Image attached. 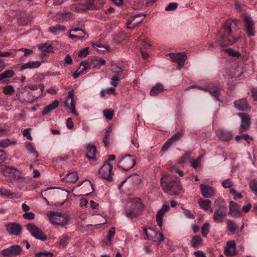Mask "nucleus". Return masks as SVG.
Segmentation results:
<instances>
[{
  "mask_svg": "<svg viewBox=\"0 0 257 257\" xmlns=\"http://www.w3.org/2000/svg\"><path fill=\"white\" fill-rule=\"evenodd\" d=\"M43 87L41 86H25L19 93V99L22 102L32 103L42 95Z\"/></svg>",
  "mask_w": 257,
  "mask_h": 257,
  "instance_id": "obj_1",
  "label": "nucleus"
},
{
  "mask_svg": "<svg viewBox=\"0 0 257 257\" xmlns=\"http://www.w3.org/2000/svg\"><path fill=\"white\" fill-rule=\"evenodd\" d=\"M161 183L164 191L170 195H178L181 190L180 181L175 176H164L161 178Z\"/></svg>",
  "mask_w": 257,
  "mask_h": 257,
  "instance_id": "obj_2",
  "label": "nucleus"
},
{
  "mask_svg": "<svg viewBox=\"0 0 257 257\" xmlns=\"http://www.w3.org/2000/svg\"><path fill=\"white\" fill-rule=\"evenodd\" d=\"M232 23L237 26L238 21L235 19L227 20L224 26L219 32L218 35V39L220 44L224 45H231L237 41V39L231 34V26Z\"/></svg>",
  "mask_w": 257,
  "mask_h": 257,
  "instance_id": "obj_3",
  "label": "nucleus"
},
{
  "mask_svg": "<svg viewBox=\"0 0 257 257\" xmlns=\"http://www.w3.org/2000/svg\"><path fill=\"white\" fill-rule=\"evenodd\" d=\"M227 208L225 201L222 198L216 199L214 203L213 219L222 223L227 214Z\"/></svg>",
  "mask_w": 257,
  "mask_h": 257,
  "instance_id": "obj_4",
  "label": "nucleus"
},
{
  "mask_svg": "<svg viewBox=\"0 0 257 257\" xmlns=\"http://www.w3.org/2000/svg\"><path fill=\"white\" fill-rule=\"evenodd\" d=\"M143 207V204L138 199H135L132 201L130 208L126 210V215L132 218L136 217Z\"/></svg>",
  "mask_w": 257,
  "mask_h": 257,
  "instance_id": "obj_5",
  "label": "nucleus"
},
{
  "mask_svg": "<svg viewBox=\"0 0 257 257\" xmlns=\"http://www.w3.org/2000/svg\"><path fill=\"white\" fill-rule=\"evenodd\" d=\"M112 75L110 84L114 87H117L120 79L125 77L126 74L123 73V69L119 67L115 66L111 70Z\"/></svg>",
  "mask_w": 257,
  "mask_h": 257,
  "instance_id": "obj_6",
  "label": "nucleus"
},
{
  "mask_svg": "<svg viewBox=\"0 0 257 257\" xmlns=\"http://www.w3.org/2000/svg\"><path fill=\"white\" fill-rule=\"evenodd\" d=\"M26 228L30 232L31 234L35 238L45 241L47 239V236L43 231L34 223H28L26 225Z\"/></svg>",
  "mask_w": 257,
  "mask_h": 257,
  "instance_id": "obj_7",
  "label": "nucleus"
},
{
  "mask_svg": "<svg viewBox=\"0 0 257 257\" xmlns=\"http://www.w3.org/2000/svg\"><path fill=\"white\" fill-rule=\"evenodd\" d=\"M143 232L146 235L145 239H149L159 243H161L164 239V236L162 233H158L153 228H144Z\"/></svg>",
  "mask_w": 257,
  "mask_h": 257,
  "instance_id": "obj_8",
  "label": "nucleus"
},
{
  "mask_svg": "<svg viewBox=\"0 0 257 257\" xmlns=\"http://www.w3.org/2000/svg\"><path fill=\"white\" fill-rule=\"evenodd\" d=\"M49 217L50 222L52 224L61 226L66 224L68 220V217L67 215L59 212H52L50 213Z\"/></svg>",
  "mask_w": 257,
  "mask_h": 257,
  "instance_id": "obj_9",
  "label": "nucleus"
},
{
  "mask_svg": "<svg viewBox=\"0 0 257 257\" xmlns=\"http://www.w3.org/2000/svg\"><path fill=\"white\" fill-rule=\"evenodd\" d=\"M136 164L135 159L131 155L127 154L123 157L117 163V166L125 171L132 168Z\"/></svg>",
  "mask_w": 257,
  "mask_h": 257,
  "instance_id": "obj_10",
  "label": "nucleus"
},
{
  "mask_svg": "<svg viewBox=\"0 0 257 257\" xmlns=\"http://www.w3.org/2000/svg\"><path fill=\"white\" fill-rule=\"evenodd\" d=\"M22 247L19 245H14L0 251V254L6 257H12L19 255L22 251Z\"/></svg>",
  "mask_w": 257,
  "mask_h": 257,
  "instance_id": "obj_11",
  "label": "nucleus"
},
{
  "mask_svg": "<svg viewBox=\"0 0 257 257\" xmlns=\"http://www.w3.org/2000/svg\"><path fill=\"white\" fill-rule=\"evenodd\" d=\"M112 165L106 162L99 171V177L108 181L112 180Z\"/></svg>",
  "mask_w": 257,
  "mask_h": 257,
  "instance_id": "obj_12",
  "label": "nucleus"
},
{
  "mask_svg": "<svg viewBox=\"0 0 257 257\" xmlns=\"http://www.w3.org/2000/svg\"><path fill=\"white\" fill-rule=\"evenodd\" d=\"M241 17L244 23L246 28V32L248 36H254V33L253 31L254 30V27L252 18L248 15L246 14H242Z\"/></svg>",
  "mask_w": 257,
  "mask_h": 257,
  "instance_id": "obj_13",
  "label": "nucleus"
},
{
  "mask_svg": "<svg viewBox=\"0 0 257 257\" xmlns=\"http://www.w3.org/2000/svg\"><path fill=\"white\" fill-rule=\"evenodd\" d=\"M173 62L178 64V69H180L184 66V63L187 59V56L184 53H170L168 54Z\"/></svg>",
  "mask_w": 257,
  "mask_h": 257,
  "instance_id": "obj_14",
  "label": "nucleus"
},
{
  "mask_svg": "<svg viewBox=\"0 0 257 257\" xmlns=\"http://www.w3.org/2000/svg\"><path fill=\"white\" fill-rule=\"evenodd\" d=\"M238 115L241 118V124L239 128V133L246 131L250 127V117L245 113H239Z\"/></svg>",
  "mask_w": 257,
  "mask_h": 257,
  "instance_id": "obj_15",
  "label": "nucleus"
},
{
  "mask_svg": "<svg viewBox=\"0 0 257 257\" xmlns=\"http://www.w3.org/2000/svg\"><path fill=\"white\" fill-rule=\"evenodd\" d=\"M7 231L11 235H19L21 233L22 227L19 223L10 222L5 225Z\"/></svg>",
  "mask_w": 257,
  "mask_h": 257,
  "instance_id": "obj_16",
  "label": "nucleus"
},
{
  "mask_svg": "<svg viewBox=\"0 0 257 257\" xmlns=\"http://www.w3.org/2000/svg\"><path fill=\"white\" fill-rule=\"evenodd\" d=\"M201 194L202 196L206 198H209L213 197L216 192L215 189L212 186L201 184L200 185Z\"/></svg>",
  "mask_w": 257,
  "mask_h": 257,
  "instance_id": "obj_17",
  "label": "nucleus"
},
{
  "mask_svg": "<svg viewBox=\"0 0 257 257\" xmlns=\"http://www.w3.org/2000/svg\"><path fill=\"white\" fill-rule=\"evenodd\" d=\"M144 17L145 18L146 17V14L144 13H140L134 16H132L127 21V27L128 29H133L134 28L138 26L139 24H140L143 21V19H138V20L136 21L135 20L141 17Z\"/></svg>",
  "mask_w": 257,
  "mask_h": 257,
  "instance_id": "obj_18",
  "label": "nucleus"
},
{
  "mask_svg": "<svg viewBox=\"0 0 257 257\" xmlns=\"http://www.w3.org/2000/svg\"><path fill=\"white\" fill-rule=\"evenodd\" d=\"M74 94L72 91H70L68 92V96L65 101V107H68L71 112L74 114H76L75 110V102L74 99Z\"/></svg>",
  "mask_w": 257,
  "mask_h": 257,
  "instance_id": "obj_19",
  "label": "nucleus"
},
{
  "mask_svg": "<svg viewBox=\"0 0 257 257\" xmlns=\"http://www.w3.org/2000/svg\"><path fill=\"white\" fill-rule=\"evenodd\" d=\"M224 253L227 256H233L236 255V243L234 240L228 241L224 249Z\"/></svg>",
  "mask_w": 257,
  "mask_h": 257,
  "instance_id": "obj_20",
  "label": "nucleus"
},
{
  "mask_svg": "<svg viewBox=\"0 0 257 257\" xmlns=\"http://www.w3.org/2000/svg\"><path fill=\"white\" fill-rule=\"evenodd\" d=\"M205 91L208 92L216 100L221 101L219 98L220 89L217 85L213 83L206 85Z\"/></svg>",
  "mask_w": 257,
  "mask_h": 257,
  "instance_id": "obj_21",
  "label": "nucleus"
},
{
  "mask_svg": "<svg viewBox=\"0 0 257 257\" xmlns=\"http://www.w3.org/2000/svg\"><path fill=\"white\" fill-rule=\"evenodd\" d=\"M183 135V133L182 132H178L175 134L164 144L162 150L163 151H167L173 143L178 140Z\"/></svg>",
  "mask_w": 257,
  "mask_h": 257,
  "instance_id": "obj_22",
  "label": "nucleus"
},
{
  "mask_svg": "<svg viewBox=\"0 0 257 257\" xmlns=\"http://www.w3.org/2000/svg\"><path fill=\"white\" fill-rule=\"evenodd\" d=\"M234 104L235 108L240 111H246L249 109L248 103L245 98L235 101Z\"/></svg>",
  "mask_w": 257,
  "mask_h": 257,
  "instance_id": "obj_23",
  "label": "nucleus"
},
{
  "mask_svg": "<svg viewBox=\"0 0 257 257\" xmlns=\"http://www.w3.org/2000/svg\"><path fill=\"white\" fill-rule=\"evenodd\" d=\"M169 209V206L167 205L164 204L162 206L161 209L158 211L157 214L156 218L157 224L160 227L163 225V216Z\"/></svg>",
  "mask_w": 257,
  "mask_h": 257,
  "instance_id": "obj_24",
  "label": "nucleus"
},
{
  "mask_svg": "<svg viewBox=\"0 0 257 257\" xmlns=\"http://www.w3.org/2000/svg\"><path fill=\"white\" fill-rule=\"evenodd\" d=\"M229 213L232 216H239L240 215V206L237 203L230 201L229 205Z\"/></svg>",
  "mask_w": 257,
  "mask_h": 257,
  "instance_id": "obj_25",
  "label": "nucleus"
},
{
  "mask_svg": "<svg viewBox=\"0 0 257 257\" xmlns=\"http://www.w3.org/2000/svg\"><path fill=\"white\" fill-rule=\"evenodd\" d=\"M218 136L219 140L224 142L229 141L233 137L231 132L225 130H219Z\"/></svg>",
  "mask_w": 257,
  "mask_h": 257,
  "instance_id": "obj_26",
  "label": "nucleus"
},
{
  "mask_svg": "<svg viewBox=\"0 0 257 257\" xmlns=\"http://www.w3.org/2000/svg\"><path fill=\"white\" fill-rule=\"evenodd\" d=\"M41 62L39 61H29L28 62L24 64L21 66L20 70L23 71L27 69H35L37 68L40 66Z\"/></svg>",
  "mask_w": 257,
  "mask_h": 257,
  "instance_id": "obj_27",
  "label": "nucleus"
},
{
  "mask_svg": "<svg viewBox=\"0 0 257 257\" xmlns=\"http://www.w3.org/2000/svg\"><path fill=\"white\" fill-rule=\"evenodd\" d=\"M198 204L200 207L205 211L209 210L210 212H213V209L211 208V201L208 199H200L198 201Z\"/></svg>",
  "mask_w": 257,
  "mask_h": 257,
  "instance_id": "obj_28",
  "label": "nucleus"
},
{
  "mask_svg": "<svg viewBox=\"0 0 257 257\" xmlns=\"http://www.w3.org/2000/svg\"><path fill=\"white\" fill-rule=\"evenodd\" d=\"M59 102L57 100H55L51 104L45 107L42 112L43 115H45L51 111L56 109L59 105Z\"/></svg>",
  "mask_w": 257,
  "mask_h": 257,
  "instance_id": "obj_29",
  "label": "nucleus"
},
{
  "mask_svg": "<svg viewBox=\"0 0 257 257\" xmlns=\"http://www.w3.org/2000/svg\"><path fill=\"white\" fill-rule=\"evenodd\" d=\"M86 149L87 153L86 157L89 160L95 159V155L96 153V148L94 145L88 144L87 145Z\"/></svg>",
  "mask_w": 257,
  "mask_h": 257,
  "instance_id": "obj_30",
  "label": "nucleus"
},
{
  "mask_svg": "<svg viewBox=\"0 0 257 257\" xmlns=\"http://www.w3.org/2000/svg\"><path fill=\"white\" fill-rule=\"evenodd\" d=\"M37 47L41 52L47 53H52L54 52L52 45L49 43L39 44L37 45Z\"/></svg>",
  "mask_w": 257,
  "mask_h": 257,
  "instance_id": "obj_31",
  "label": "nucleus"
},
{
  "mask_svg": "<svg viewBox=\"0 0 257 257\" xmlns=\"http://www.w3.org/2000/svg\"><path fill=\"white\" fill-rule=\"evenodd\" d=\"M106 63L105 60L101 58H95L90 62V65L91 67L99 69L101 66L104 65Z\"/></svg>",
  "mask_w": 257,
  "mask_h": 257,
  "instance_id": "obj_32",
  "label": "nucleus"
},
{
  "mask_svg": "<svg viewBox=\"0 0 257 257\" xmlns=\"http://www.w3.org/2000/svg\"><path fill=\"white\" fill-rule=\"evenodd\" d=\"M66 28L60 25L52 26L48 29V31L54 35H57L61 32H64Z\"/></svg>",
  "mask_w": 257,
  "mask_h": 257,
  "instance_id": "obj_33",
  "label": "nucleus"
},
{
  "mask_svg": "<svg viewBox=\"0 0 257 257\" xmlns=\"http://www.w3.org/2000/svg\"><path fill=\"white\" fill-rule=\"evenodd\" d=\"M163 91L164 87L163 85L160 84H157L151 89L150 91V95L151 96H155L162 92Z\"/></svg>",
  "mask_w": 257,
  "mask_h": 257,
  "instance_id": "obj_34",
  "label": "nucleus"
},
{
  "mask_svg": "<svg viewBox=\"0 0 257 257\" xmlns=\"http://www.w3.org/2000/svg\"><path fill=\"white\" fill-rule=\"evenodd\" d=\"M78 179V175L76 172H71L67 174L66 176L63 179L65 180L66 182L74 183Z\"/></svg>",
  "mask_w": 257,
  "mask_h": 257,
  "instance_id": "obj_35",
  "label": "nucleus"
},
{
  "mask_svg": "<svg viewBox=\"0 0 257 257\" xmlns=\"http://www.w3.org/2000/svg\"><path fill=\"white\" fill-rule=\"evenodd\" d=\"M70 237L66 234H63L59 238V245L60 247L64 248L69 243Z\"/></svg>",
  "mask_w": 257,
  "mask_h": 257,
  "instance_id": "obj_36",
  "label": "nucleus"
},
{
  "mask_svg": "<svg viewBox=\"0 0 257 257\" xmlns=\"http://www.w3.org/2000/svg\"><path fill=\"white\" fill-rule=\"evenodd\" d=\"M202 241V239L200 236L195 235L192 237L191 241V244L193 247H198Z\"/></svg>",
  "mask_w": 257,
  "mask_h": 257,
  "instance_id": "obj_37",
  "label": "nucleus"
},
{
  "mask_svg": "<svg viewBox=\"0 0 257 257\" xmlns=\"http://www.w3.org/2000/svg\"><path fill=\"white\" fill-rule=\"evenodd\" d=\"M15 170L16 169L13 167H5L2 169L1 171L5 176H12Z\"/></svg>",
  "mask_w": 257,
  "mask_h": 257,
  "instance_id": "obj_38",
  "label": "nucleus"
},
{
  "mask_svg": "<svg viewBox=\"0 0 257 257\" xmlns=\"http://www.w3.org/2000/svg\"><path fill=\"white\" fill-rule=\"evenodd\" d=\"M12 178L14 180L17 181L20 183H23L25 180V177L22 176L21 172L16 169L12 175Z\"/></svg>",
  "mask_w": 257,
  "mask_h": 257,
  "instance_id": "obj_39",
  "label": "nucleus"
},
{
  "mask_svg": "<svg viewBox=\"0 0 257 257\" xmlns=\"http://www.w3.org/2000/svg\"><path fill=\"white\" fill-rule=\"evenodd\" d=\"M226 223L228 230L230 232H234L237 229L238 227L237 225L232 220H227Z\"/></svg>",
  "mask_w": 257,
  "mask_h": 257,
  "instance_id": "obj_40",
  "label": "nucleus"
},
{
  "mask_svg": "<svg viewBox=\"0 0 257 257\" xmlns=\"http://www.w3.org/2000/svg\"><path fill=\"white\" fill-rule=\"evenodd\" d=\"M90 66V63L87 61H82L80 63L79 67V72L82 74H84L86 72L87 69Z\"/></svg>",
  "mask_w": 257,
  "mask_h": 257,
  "instance_id": "obj_41",
  "label": "nucleus"
},
{
  "mask_svg": "<svg viewBox=\"0 0 257 257\" xmlns=\"http://www.w3.org/2000/svg\"><path fill=\"white\" fill-rule=\"evenodd\" d=\"M53 253L48 251H41L35 253V257H53Z\"/></svg>",
  "mask_w": 257,
  "mask_h": 257,
  "instance_id": "obj_42",
  "label": "nucleus"
},
{
  "mask_svg": "<svg viewBox=\"0 0 257 257\" xmlns=\"http://www.w3.org/2000/svg\"><path fill=\"white\" fill-rule=\"evenodd\" d=\"M115 88L113 86L112 87H110L105 89H102L100 91V95L101 97H104L106 94H109L110 93L115 94Z\"/></svg>",
  "mask_w": 257,
  "mask_h": 257,
  "instance_id": "obj_43",
  "label": "nucleus"
},
{
  "mask_svg": "<svg viewBox=\"0 0 257 257\" xmlns=\"http://www.w3.org/2000/svg\"><path fill=\"white\" fill-rule=\"evenodd\" d=\"M210 224L208 222L204 223L201 227V233L204 237L206 236L209 233Z\"/></svg>",
  "mask_w": 257,
  "mask_h": 257,
  "instance_id": "obj_44",
  "label": "nucleus"
},
{
  "mask_svg": "<svg viewBox=\"0 0 257 257\" xmlns=\"http://www.w3.org/2000/svg\"><path fill=\"white\" fill-rule=\"evenodd\" d=\"M15 144H16L15 141H11L9 139H5L4 140H1V147L7 148L10 145Z\"/></svg>",
  "mask_w": 257,
  "mask_h": 257,
  "instance_id": "obj_45",
  "label": "nucleus"
},
{
  "mask_svg": "<svg viewBox=\"0 0 257 257\" xmlns=\"http://www.w3.org/2000/svg\"><path fill=\"white\" fill-rule=\"evenodd\" d=\"M103 115L107 120H110L112 119L114 115V111L110 109H105L103 110Z\"/></svg>",
  "mask_w": 257,
  "mask_h": 257,
  "instance_id": "obj_46",
  "label": "nucleus"
},
{
  "mask_svg": "<svg viewBox=\"0 0 257 257\" xmlns=\"http://www.w3.org/2000/svg\"><path fill=\"white\" fill-rule=\"evenodd\" d=\"M97 50L99 52L104 53L109 51V47L107 45H102L101 44L94 45Z\"/></svg>",
  "mask_w": 257,
  "mask_h": 257,
  "instance_id": "obj_47",
  "label": "nucleus"
},
{
  "mask_svg": "<svg viewBox=\"0 0 257 257\" xmlns=\"http://www.w3.org/2000/svg\"><path fill=\"white\" fill-rule=\"evenodd\" d=\"M27 150L31 154H33L36 157H38V153L36 151L34 147L31 143H28L26 146Z\"/></svg>",
  "mask_w": 257,
  "mask_h": 257,
  "instance_id": "obj_48",
  "label": "nucleus"
},
{
  "mask_svg": "<svg viewBox=\"0 0 257 257\" xmlns=\"http://www.w3.org/2000/svg\"><path fill=\"white\" fill-rule=\"evenodd\" d=\"M249 188L255 195L257 196V180H253L250 181Z\"/></svg>",
  "mask_w": 257,
  "mask_h": 257,
  "instance_id": "obj_49",
  "label": "nucleus"
},
{
  "mask_svg": "<svg viewBox=\"0 0 257 257\" xmlns=\"http://www.w3.org/2000/svg\"><path fill=\"white\" fill-rule=\"evenodd\" d=\"M15 92V89L12 85H7L3 88V92L7 95H12Z\"/></svg>",
  "mask_w": 257,
  "mask_h": 257,
  "instance_id": "obj_50",
  "label": "nucleus"
},
{
  "mask_svg": "<svg viewBox=\"0 0 257 257\" xmlns=\"http://www.w3.org/2000/svg\"><path fill=\"white\" fill-rule=\"evenodd\" d=\"M1 73L4 80L6 78H9L13 77L15 74V72L12 70H7Z\"/></svg>",
  "mask_w": 257,
  "mask_h": 257,
  "instance_id": "obj_51",
  "label": "nucleus"
},
{
  "mask_svg": "<svg viewBox=\"0 0 257 257\" xmlns=\"http://www.w3.org/2000/svg\"><path fill=\"white\" fill-rule=\"evenodd\" d=\"M111 131V128H109V130H107L105 133V136L103 139V142L105 145V147H107L109 144V138H110V133Z\"/></svg>",
  "mask_w": 257,
  "mask_h": 257,
  "instance_id": "obj_52",
  "label": "nucleus"
},
{
  "mask_svg": "<svg viewBox=\"0 0 257 257\" xmlns=\"http://www.w3.org/2000/svg\"><path fill=\"white\" fill-rule=\"evenodd\" d=\"M224 50L227 53L229 56L238 57L240 55V53L233 50L232 48L224 49Z\"/></svg>",
  "mask_w": 257,
  "mask_h": 257,
  "instance_id": "obj_53",
  "label": "nucleus"
},
{
  "mask_svg": "<svg viewBox=\"0 0 257 257\" xmlns=\"http://www.w3.org/2000/svg\"><path fill=\"white\" fill-rule=\"evenodd\" d=\"M10 127L7 124L0 125V137L3 136L7 132L10 131Z\"/></svg>",
  "mask_w": 257,
  "mask_h": 257,
  "instance_id": "obj_54",
  "label": "nucleus"
},
{
  "mask_svg": "<svg viewBox=\"0 0 257 257\" xmlns=\"http://www.w3.org/2000/svg\"><path fill=\"white\" fill-rule=\"evenodd\" d=\"M222 185L224 188H229L233 186V182L229 179L224 180L222 182Z\"/></svg>",
  "mask_w": 257,
  "mask_h": 257,
  "instance_id": "obj_55",
  "label": "nucleus"
},
{
  "mask_svg": "<svg viewBox=\"0 0 257 257\" xmlns=\"http://www.w3.org/2000/svg\"><path fill=\"white\" fill-rule=\"evenodd\" d=\"M0 194L3 196L9 197L13 195V193L12 192L4 188H0Z\"/></svg>",
  "mask_w": 257,
  "mask_h": 257,
  "instance_id": "obj_56",
  "label": "nucleus"
},
{
  "mask_svg": "<svg viewBox=\"0 0 257 257\" xmlns=\"http://www.w3.org/2000/svg\"><path fill=\"white\" fill-rule=\"evenodd\" d=\"M178 4L176 3H170L166 8L165 10L166 11H171L175 10L177 9Z\"/></svg>",
  "mask_w": 257,
  "mask_h": 257,
  "instance_id": "obj_57",
  "label": "nucleus"
},
{
  "mask_svg": "<svg viewBox=\"0 0 257 257\" xmlns=\"http://www.w3.org/2000/svg\"><path fill=\"white\" fill-rule=\"evenodd\" d=\"M229 192L233 196L234 200L242 198V195L240 193L236 192L234 189H231L229 190Z\"/></svg>",
  "mask_w": 257,
  "mask_h": 257,
  "instance_id": "obj_58",
  "label": "nucleus"
},
{
  "mask_svg": "<svg viewBox=\"0 0 257 257\" xmlns=\"http://www.w3.org/2000/svg\"><path fill=\"white\" fill-rule=\"evenodd\" d=\"M35 214L32 212L25 213L23 217L25 219L32 220L35 218Z\"/></svg>",
  "mask_w": 257,
  "mask_h": 257,
  "instance_id": "obj_59",
  "label": "nucleus"
},
{
  "mask_svg": "<svg viewBox=\"0 0 257 257\" xmlns=\"http://www.w3.org/2000/svg\"><path fill=\"white\" fill-rule=\"evenodd\" d=\"M115 233V228L114 227H112L109 230L107 239L110 241L111 238L114 236Z\"/></svg>",
  "mask_w": 257,
  "mask_h": 257,
  "instance_id": "obj_60",
  "label": "nucleus"
},
{
  "mask_svg": "<svg viewBox=\"0 0 257 257\" xmlns=\"http://www.w3.org/2000/svg\"><path fill=\"white\" fill-rule=\"evenodd\" d=\"M84 5L86 9L92 10L94 8L93 2L90 0L86 1Z\"/></svg>",
  "mask_w": 257,
  "mask_h": 257,
  "instance_id": "obj_61",
  "label": "nucleus"
},
{
  "mask_svg": "<svg viewBox=\"0 0 257 257\" xmlns=\"http://www.w3.org/2000/svg\"><path fill=\"white\" fill-rule=\"evenodd\" d=\"M23 134L24 137H26L28 139L30 140H32V137L30 134V128H28L26 129H25L23 132Z\"/></svg>",
  "mask_w": 257,
  "mask_h": 257,
  "instance_id": "obj_62",
  "label": "nucleus"
},
{
  "mask_svg": "<svg viewBox=\"0 0 257 257\" xmlns=\"http://www.w3.org/2000/svg\"><path fill=\"white\" fill-rule=\"evenodd\" d=\"M69 37L74 41H77L78 40H82V36L80 35H73L69 33L68 35Z\"/></svg>",
  "mask_w": 257,
  "mask_h": 257,
  "instance_id": "obj_63",
  "label": "nucleus"
},
{
  "mask_svg": "<svg viewBox=\"0 0 257 257\" xmlns=\"http://www.w3.org/2000/svg\"><path fill=\"white\" fill-rule=\"evenodd\" d=\"M88 54V48H85L83 50H81L78 56L80 57H86L87 54Z\"/></svg>",
  "mask_w": 257,
  "mask_h": 257,
  "instance_id": "obj_64",
  "label": "nucleus"
}]
</instances>
